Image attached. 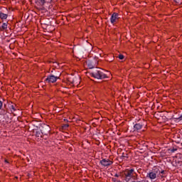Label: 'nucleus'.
I'll return each instance as SVG.
<instances>
[{
	"instance_id": "11",
	"label": "nucleus",
	"mask_w": 182,
	"mask_h": 182,
	"mask_svg": "<svg viewBox=\"0 0 182 182\" xmlns=\"http://www.w3.org/2000/svg\"><path fill=\"white\" fill-rule=\"evenodd\" d=\"M6 114H8V111L1 108L0 109V116H6Z\"/></svg>"
},
{
	"instance_id": "16",
	"label": "nucleus",
	"mask_w": 182,
	"mask_h": 182,
	"mask_svg": "<svg viewBox=\"0 0 182 182\" xmlns=\"http://www.w3.org/2000/svg\"><path fill=\"white\" fill-rule=\"evenodd\" d=\"M40 2H41V6H43V5H45V4H46V1H45V0H40Z\"/></svg>"
},
{
	"instance_id": "27",
	"label": "nucleus",
	"mask_w": 182,
	"mask_h": 182,
	"mask_svg": "<svg viewBox=\"0 0 182 182\" xmlns=\"http://www.w3.org/2000/svg\"><path fill=\"white\" fill-rule=\"evenodd\" d=\"M5 161H6V163H8V161H6V160Z\"/></svg>"
},
{
	"instance_id": "22",
	"label": "nucleus",
	"mask_w": 182,
	"mask_h": 182,
	"mask_svg": "<svg viewBox=\"0 0 182 182\" xmlns=\"http://www.w3.org/2000/svg\"><path fill=\"white\" fill-rule=\"evenodd\" d=\"M2 106H4V104L2 101H0V110L2 109Z\"/></svg>"
},
{
	"instance_id": "24",
	"label": "nucleus",
	"mask_w": 182,
	"mask_h": 182,
	"mask_svg": "<svg viewBox=\"0 0 182 182\" xmlns=\"http://www.w3.org/2000/svg\"><path fill=\"white\" fill-rule=\"evenodd\" d=\"M115 177H119V175L117 173H116Z\"/></svg>"
},
{
	"instance_id": "3",
	"label": "nucleus",
	"mask_w": 182,
	"mask_h": 182,
	"mask_svg": "<svg viewBox=\"0 0 182 182\" xmlns=\"http://www.w3.org/2000/svg\"><path fill=\"white\" fill-rule=\"evenodd\" d=\"M100 164H101L102 167H109V166L113 164V161H110L109 159H103L100 161Z\"/></svg>"
},
{
	"instance_id": "20",
	"label": "nucleus",
	"mask_w": 182,
	"mask_h": 182,
	"mask_svg": "<svg viewBox=\"0 0 182 182\" xmlns=\"http://www.w3.org/2000/svg\"><path fill=\"white\" fill-rule=\"evenodd\" d=\"M122 157V159H124L125 157H127V154H122V156H121Z\"/></svg>"
},
{
	"instance_id": "14",
	"label": "nucleus",
	"mask_w": 182,
	"mask_h": 182,
	"mask_svg": "<svg viewBox=\"0 0 182 182\" xmlns=\"http://www.w3.org/2000/svg\"><path fill=\"white\" fill-rule=\"evenodd\" d=\"M11 112H16V109L15 108V105L10 106Z\"/></svg>"
},
{
	"instance_id": "2",
	"label": "nucleus",
	"mask_w": 182,
	"mask_h": 182,
	"mask_svg": "<svg viewBox=\"0 0 182 182\" xmlns=\"http://www.w3.org/2000/svg\"><path fill=\"white\" fill-rule=\"evenodd\" d=\"M134 174H136V172H134V170L133 168L126 169L123 171V177L127 182H129L130 181V180H132V178H134Z\"/></svg>"
},
{
	"instance_id": "6",
	"label": "nucleus",
	"mask_w": 182,
	"mask_h": 182,
	"mask_svg": "<svg viewBox=\"0 0 182 182\" xmlns=\"http://www.w3.org/2000/svg\"><path fill=\"white\" fill-rule=\"evenodd\" d=\"M119 18V14L117 13H113L111 18H110V22L111 23H114L116 22V20Z\"/></svg>"
},
{
	"instance_id": "17",
	"label": "nucleus",
	"mask_w": 182,
	"mask_h": 182,
	"mask_svg": "<svg viewBox=\"0 0 182 182\" xmlns=\"http://www.w3.org/2000/svg\"><path fill=\"white\" fill-rule=\"evenodd\" d=\"M169 150L171 151V153H176V151H177V148H173Z\"/></svg>"
},
{
	"instance_id": "18",
	"label": "nucleus",
	"mask_w": 182,
	"mask_h": 182,
	"mask_svg": "<svg viewBox=\"0 0 182 182\" xmlns=\"http://www.w3.org/2000/svg\"><path fill=\"white\" fill-rule=\"evenodd\" d=\"M119 59H120L121 60H122V59H124V55L120 54L119 56H118Z\"/></svg>"
},
{
	"instance_id": "7",
	"label": "nucleus",
	"mask_w": 182,
	"mask_h": 182,
	"mask_svg": "<svg viewBox=\"0 0 182 182\" xmlns=\"http://www.w3.org/2000/svg\"><path fill=\"white\" fill-rule=\"evenodd\" d=\"M143 125L140 123L135 124L134 125V132H138V130H141Z\"/></svg>"
},
{
	"instance_id": "13",
	"label": "nucleus",
	"mask_w": 182,
	"mask_h": 182,
	"mask_svg": "<svg viewBox=\"0 0 182 182\" xmlns=\"http://www.w3.org/2000/svg\"><path fill=\"white\" fill-rule=\"evenodd\" d=\"M6 29H8V23H4L1 26V28H0V31H5Z\"/></svg>"
},
{
	"instance_id": "23",
	"label": "nucleus",
	"mask_w": 182,
	"mask_h": 182,
	"mask_svg": "<svg viewBox=\"0 0 182 182\" xmlns=\"http://www.w3.org/2000/svg\"><path fill=\"white\" fill-rule=\"evenodd\" d=\"M41 134V132H36V136H37V137H39V135Z\"/></svg>"
},
{
	"instance_id": "1",
	"label": "nucleus",
	"mask_w": 182,
	"mask_h": 182,
	"mask_svg": "<svg viewBox=\"0 0 182 182\" xmlns=\"http://www.w3.org/2000/svg\"><path fill=\"white\" fill-rule=\"evenodd\" d=\"M90 75L92 77H95V79H106V74H105L100 68H95L91 72Z\"/></svg>"
},
{
	"instance_id": "9",
	"label": "nucleus",
	"mask_w": 182,
	"mask_h": 182,
	"mask_svg": "<svg viewBox=\"0 0 182 182\" xmlns=\"http://www.w3.org/2000/svg\"><path fill=\"white\" fill-rule=\"evenodd\" d=\"M166 173H167V171L161 169L159 172V175H158V177H161V178H164V177H166Z\"/></svg>"
},
{
	"instance_id": "21",
	"label": "nucleus",
	"mask_w": 182,
	"mask_h": 182,
	"mask_svg": "<svg viewBox=\"0 0 182 182\" xmlns=\"http://www.w3.org/2000/svg\"><path fill=\"white\" fill-rule=\"evenodd\" d=\"M68 127H69V124H64V126H63L64 129H68Z\"/></svg>"
},
{
	"instance_id": "10",
	"label": "nucleus",
	"mask_w": 182,
	"mask_h": 182,
	"mask_svg": "<svg viewBox=\"0 0 182 182\" xmlns=\"http://www.w3.org/2000/svg\"><path fill=\"white\" fill-rule=\"evenodd\" d=\"M87 67L89 68V69H94L95 68V64L93 63H92L91 61H88L87 63Z\"/></svg>"
},
{
	"instance_id": "26",
	"label": "nucleus",
	"mask_w": 182,
	"mask_h": 182,
	"mask_svg": "<svg viewBox=\"0 0 182 182\" xmlns=\"http://www.w3.org/2000/svg\"><path fill=\"white\" fill-rule=\"evenodd\" d=\"M65 120V122H68V119H64Z\"/></svg>"
},
{
	"instance_id": "25",
	"label": "nucleus",
	"mask_w": 182,
	"mask_h": 182,
	"mask_svg": "<svg viewBox=\"0 0 182 182\" xmlns=\"http://www.w3.org/2000/svg\"><path fill=\"white\" fill-rule=\"evenodd\" d=\"M144 181H142V182H144ZM132 182H136V181H132ZM136 182H140V181H136Z\"/></svg>"
},
{
	"instance_id": "12",
	"label": "nucleus",
	"mask_w": 182,
	"mask_h": 182,
	"mask_svg": "<svg viewBox=\"0 0 182 182\" xmlns=\"http://www.w3.org/2000/svg\"><path fill=\"white\" fill-rule=\"evenodd\" d=\"M8 18V14H4L0 11V19H6Z\"/></svg>"
},
{
	"instance_id": "8",
	"label": "nucleus",
	"mask_w": 182,
	"mask_h": 182,
	"mask_svg": "<svg viewBox=\"0 0 182 182\" xmlns=\"http://www.w3.org/2000/svg\"><path fill=\"white\" fill-rule=\"evenodd\" d=\"M161 171V170H160V167H159V166H155V167H154V168H153V170H152V172H154V174H156V176H159V175H160V171Z\"/></svg>"
},
{
	"instance_id": "15",
	"label": "nucleus",
	"mask_w": 182,
	"mask_h": 182,
	"mask_svg": "<svg viewBox=\"0 0 182 182\" xmlns=\"http://www.w3.org/2000/svg\"><path fill=\"white\" fill-rule=\"evenodd\" d=\"M173 119L175 120H178V122H181L182 121V113H181V114L178 117L173 118Z\"/></svg>"
},
{
	"instance_id": "19",
	"label": "nucleus",
	"mask_w": 182,
	"mask_h": 182,
	"mask_svg": "<svg viewBox=\"0 0 182 182\" xmlns=\"http://www.w3.org/2000/svg\"><path fill=\"white\" fill-rule=\"evenodd\" d=\"M174 2H176V4H181L182 0H174Z\"/></svg>"
},
{
	"instance_id": "4",
	"label": "nucleus",
	"mask_w": 182,
	"mask_h": 182,
	"mask_svg": "<svg viewBox=\"0 0 182 182\" xmlns=\"http://www.w3.org/2000/svg\"><path fill=\"white\" fill-rule=\"evenodd\" d=\"M56 80H58V77L53 75H50L48 76L47 78L46 79V82H47L48 83H55Z\"/></svg>"
},
{
	"instance_id": "5",
	"label": "nucleus",
	"mask_w": 182,
	"mask_h": 182,
	"mask_svg": "<svg viewBox=\"0 0 182 182\" xmlns=\"http://www.w3.org/2000/svg\"><path fill=\"white\" fill-rule=\"evenodd\" d=\"M146 177L148 178H150V180H156V178H157V175L156 173H154L153 171L149 172L147 173Z\"/></svg>"
}]
</instances>
